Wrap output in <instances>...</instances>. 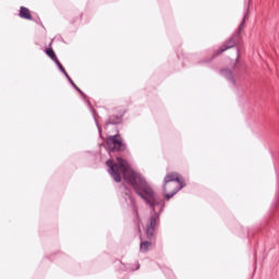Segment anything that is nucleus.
I'll use <instances>...</instances> for the list:
<instances>
[{
  "label": "nucleus",
  "mask_w": 279,
  "mask_h": 279,
  "mask_svg": "<svg viewBox=\"0 0 279 279\" xmlns=\"http://www.w3.org/2000/svg\"><path fill=\"white\" fill-rule=\"evenodd\" d=\"M53 62L58 66V69L60 70L61 73H64V71H66V70H64V66H62V63H60V60H58V58L54 59Z\"/></svg>",
  "instance_id": "obj_13"
},
{
  "label": "nucleus",
  "mask_w": 279,
  "mask_h": 279,
  "mask_svg": "<svg viewBox=\"0 0 279 279\" xmlns=\"http://www.w3.org/2000/svg\"><path fill=\"white\" fill-rule=\"evenodd\" d=\"M70 84L73 86V88H75V90H77L78 93H82V89H80V87H77V85H75V83L72 81H70Z\"/></svg>",
  "instance_id": "obj_15"
},
{
  "label": "nucleus",
  "mask_w": 279,
  "mask_h": 279,
  "mask_svg": "<svg viewBox=\"0 0 279 279\" xmlns=\"http://www.w3.org/2000/svg\"><path fill=\"white\" fill-rule=\"evenodd\" d=\"M156 221L157 218L155 216H151L148 219L147 226H146V236L147 239H151L154 236V232H156Z\"/></svg>",
  "instance_id": "obj_5"
},
{
  "label": "nucleus",
  "mask_w": 279,
  "mask_h": 279,
  "mask_svg": "<svg viewBox=\"0 0 279 279\" xmlns=\"http://www.w3.org/2000/svg\"><path fill=\"white\" fill-rule=\"evenodd\" d=\"M220 73L223 77H227V80H232V72L230 70H222Z\"/></svg>",
  "instance_id": "obj_9"
},
{
  "label": "nucleus",
  "mask_w": 279,
  "mask_h": 279,
  "mask_svg": "<svg viewBox=\"0 0 279 279\" xmlns=\"http://www.w3.org/2000/svg\"><path fill=\"white\" fill-rule=\"evenodd\" d=\"M53 62L58 66V69L60 70L61 73H64V71H66V70H64V66H62V63H60V60H58V58L54 59Z\"/></svg>",
  "instance_id": "obj_12"
},
{
  "label": "nucleus",
  "mask_w": 279,
  "mask_h": 279,
  "mask_svg": "<svg viewBox=\"0 0 279 279\" xmlns=\"http://www.w3.org/2000/svg\"><path fill=\"white\" fill-rule=\"evenodd\" d=\"M119 123H121V116H111L110 118H109V122L107 123L108 125H117V124H119Z\"/></svg>",
  "instance_id": "obj_8"
},
{
  "label": "nucleus",
  "mask_w": 279,
  "mask_h": 279,
  "mask_svg": "<svg viewBox=\"0 0 279 279\" xmlns=\"http://www.w3.org/2000/svg\"><path fill=\"white\" fill-rule=\"evenodd\" d=\"M46 53H47V56L49 57V58H51V60H54V59H57L58 57L56 56V52L53 51V49H48V50H46Z\"/></svg>",
  "instance_id": "obj_10"
},
{
  "label": "nucleus",
  "mask_w": 279,
  "mask_h": 279,
  "mask_svg": "<svg viewBox=\"0 0 279 279\" xmlns=\"http://www.w3.org/2000/svg\"><path fill=\"white\" fill-rule=\"evenodd\" d=\"M20 16L21 19H26L27 21H32V13H29V9L25 7H21Z\"/></svg>",
  "instance_id": "obj_6"
},
{
  "label": "nucleus",
  "mask_w": 279,
  "mask_h": 279,
  "mask_svg": "<svg viewBox=\"0 0 279 279\" xmlns=\"http://www.w3.org/2000/svg\"><path fill=\"white\" fill-rule=\"evenodd\" d=\"M186 186L184 179L178 172H170L163 179V192L167 193L169 189H172L171 193L165 194L166 199H171L173 195H178Z\"/></svg>",
  "instance_id": "obj_2"
},
{
  "label": "nucleus",
  "mask_w": 279,
  "mask_h": 279,
  "mask_svg": "<svg viewBox=\"0 0 279 279\" xmlns=\"http://www.w3.org/2000/svg\"><path fill=\"white\" fill-rule=\"evenodd\" d=\"M131 201L133 202L134 208H135V213L138 217V208L136 207V203H134V198H131Z\"/></svg>",
  "instance_id": "obj_16"
},
{
  "label": "nucleus",
  "mask_w": 279,
  "mask_h": 279,
  "mask_svg": "<svg viewBox=\"0 0 279 279\" xmlns=\"http://www.w3.org/2000/svg\"><path fill=\"white\" fill-rule=\"evenodd\" d=\"M149 247H151V242L149 241H144L140 244V251L143 252V254H145V252H148Z\"/></svg>",
  "instance_id": "obj_7"
},
{
  "label": "nucleus",
  "mask_w": 279,
  "mask_h": 279,
  "mask_svg": "<svg viewBox=\"0 0 279 279\" xmlns=\"http://www.w3.org/2000/svg\"><path fill=\"white\" fill-rule=\"evenodd\" d=\"M236 53H239V50H236Z\"/></svg>",
  "instance_id": "obj_18"
},
{
  "label": "nucleus",
  "mask_w": 279,
  "mask_h": 279,
  "mask_svg": "<svg viewBox=\"0 0 279 279\" xmlns=\"http://www.w3.org/2000/svg\"><path fill=\"white\" fill-rule=\"evenodd\" d=\"M245 23V20L240 24L239 29L231 38H229L217 51L216 56H221L225 51H228V49H232L236 47V43L241 39V32L243 31V25Z\"/></svg>",
  "instance_id": "obj_3"
},
{
  "label": "nucleus",
  "mask_w": 279,
  "mask_h": 279,
  "mask_svg": "<svg viewBox=\"0 0 279 279\" xmlns=\"http://www.w3.org/2000/svg\"><path fill=\"white\" fill-rule=\"evenodd\" d=\"M63 74L65 75L66 80H69V82H71V76H69V73H66V71L63 72Z\"/></svg>",
  "instance_id": "obj_17"
},
{
  "label": "nucleus",
  "mask_w": 279,
  "mask_h": 279,
  "mask_svg": "<svg viewBox=\"0 0 279 279\" xmlns=\"http://www.w3.org/2000/svg\"><path fill=\"white\" fill-rule=\"evenodd\" d=\"M106 165L108 167V173L113 178L114 182H121L122 173L123 180L133 186L135 193H137V195L142 197L153 210H156V206H165L162 201L158 202L156 193H154L149 183L145 181V178L140 173L134 172L125 159L117 157V163H114L112 159H109Z\"/></svg>",
  "instance_id": "obj_1"
},
{
  "label": "nucleus",
  "mask_w": 279,
  "mask_h": 279,
  "mask_svg": "<svg viewBox=\"0 0 279 279\" xmlns=\"http://www.w3.org/2000/svg\"><path fill=\"white\" fill-rule=\"evenodd\" d=\"M53 62L58 66V69L60 70L61 73H64V71H66V70H64V66H62V63H60V60H58V58L54 59Z\"/></svg>",
  "instance_id": "obj_11"
},
{
  "label": "nucleus",
  "mask_w": 279,
  "mask_h": 279,
  "mask_svg": "<svg viewBox=\"0 0 279 279\" xmlns=\"http://www.w3.org/2000/svg\"><path fill=\"white\" fill-rule=\"evenodd\" d=\"M53 62L58 66V69L60 70L61 73H64V71H66V70H64V66H62V63H60V60H58V58L54 59Z\"/></svg>",
  "instance_id": "obj_14"
},
{
  "label": "nucleus",
  "mask_w": 279,
  "mask_h": 279,
  "mask_svg": "<svg viewBox=\"0 0 279 279\" xmlns=\"http://www.w3.org/2000/svg\"><path fill=\"white\" fill-rule=\"evenodd\" d=\"M106 144L109 151H122V149H125V145L119 134L107 137Z\"/></svg>",
  "instance_id": "obj_4"
}]
</instances>
